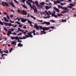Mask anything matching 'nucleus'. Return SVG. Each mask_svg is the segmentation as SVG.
Returning <instances> with one entry per match:
<instances>
[{
    "mask_svg": "<svg viewBox=\"0 0 76 76\" xmlns=\"http://www.w3.org/2000/svg\"><path fill=\"white\" fill-rule=\"evenodd\" d=\"M35 3L36 4V5L37 6V7H39L41 9H42V8L43 7H42V6H39V4H38V1H35Z\"/></svg>",
    "mask_w": 76,
    "mask_h": 76,
    "instance_id": "nucleus-1",
    "label": "nucleus"
},
{
    "mask_svg": "<svg viewBox=\"0 0 76 76\" xmlns=\"http://www.w3.org/2000/svg\"><path fill=\"white\" fill-rule=\"evenodd\" d=\"M41 24H42V25H44V24H46V25H50V22L44 21L43 23H41Z\"/></svg>",
    "mask_w": 76,
    "mask_h": 76,
    "instance_id": "nucleus-2",
    "label": "nucleus"
},
{
    "mask_svg": "<svg viewBox=\"0 0 76 76\" xmlns=\"http://www.w3.org/2000/svg\"><path fill=\"white\" fill-rule=\"evenodd\" d=\"M20 19L21 20V22H22L23 23H25V22H26V20H27L26 18H20Z\"/></svg>",
    "mask_w": 76,
    "mask_h": 76,
    "instance_id": "nucleus-3",
    "label": "nucleus"
},
{
    "mask_svg": "<svg viewBox=\"0 0 76 76\" xmlns=\"http://www.w3.org/2000/svg\"><path fill=\"white\" fill-rule=\"evenodd\" d=\"M64 10L63 11V13H66V12H69V10L67 7H64Z\"/></svg>",
    "mask_w": 76,
    "mask_h": 76,
    "instance_id": "nucleus-4",
    "label": "nucleus"
},
{
    "mask_svg": "<svg viewBox=\"0 0 76 76\" xmlns=\"http://www.w3.org/2000/svg\"><path fill=\"white\" fill-rule=\"evenodd\" d=\"M9 3L11 4L12 7H14V8H16V7H15V5H14V4H13V3H12V0H10L9 1Z\"/></svg>",
    "mask_w": 76,
    "mask_h": 76,
    "instance_id": "nucleus-5",
    "label": "nucleus"
},
{
    "mask_svg": "<svg viewBox=\"0 0 76 76\" xmlns=\"http://www.w3.org/2000/svg\"><path fill=\"white\" fill-rule=\"evenodd\" d=\"M28 35H26V38H29V37H31V38H32L33 37V36H32L31 34L29 33L28 34Z\"/></svg>",
    "mask_w": 76,
    "mask_h": 76,
    "instance_id": "nucleus-6",
    "label": "nucleus"
},
{
    "mask_svg": "<svg viewBox=\"0 0 76 76\" xmlns=\"http://www.w3.org/2000/svg\"><path fill=\"white\" fill-rule=\"evenodd\" d=\"M53 9L55 10V11H56V12H58V13H59V12H60V10L56 7H53Z\"/></svg>",
    "mask_w": 76,
    "mask_h": 76,
    "instance_id": "nucleus-7",
    "label": "nucleus"
},
{
    "mask_svg": "<svg viewBox=\"0 0 76 76\" xmlns=\"http://www.w3.org/2000/svg\"><path fill=\"white\" fill-rule=\"evenodd\" d=\"M50 29V27H44L43 28V31H48L49 30V29Z\"/></svg>",
    "mask_w": 76,
    "mask_h": 76,
    "instance_id": "nucleus-8",
    "label": "nucleus"
},
{
    "mask_svg": "<svg viewBox=\"0 0 76 76\" xmlns=\"http://www.w3.org/2000/svg\"><path fill=\"white\" fill-rule=\"evenodd\" d=\"M21 14L23 15H27V12L24 11H22V12H21Z\"/></svg>",
    "mask_w": 76,
    "mask_h": 76,
    "instance_id": "nucleus-9",
    "label": "nucleus"
},
{
    "mask_svg": "<svg viewBox=\"0 0 76 76\" xmlns=\"http://www.w3.org/2000/svg\"><path fill=\"white\" fill-rule=\"evenodd\" d=\"M26 3L27 4H28L29 6L31 8L32 7V5H31V4L28 1H26Z\"/></svg>",
    "mask_w": 76,
    "mask_h": 76,
    "instance_id": "nucleus-10",
    "label": "nucleus"
},
{
    "mask_svg": "<svg viewBox=\"0 0 76 76\" xmlns=\"http://www.w3.org/2000/svg\"><path fill=\"white\" fill-rule=\"evenodd\" d=\"M11 44L14 45H16V42L15 41H13L11 43Z\"/></svg>",
    "mask_w": 76,
    "mask_h": 76,
    "instance_id": "nucleus-11",
    "label": "nucleus"
},
{
    "mask_svg": "<svg viewBox=\"0 0 76 76\" xmlns=\"http://www.w3.org/2000/svg\"><path fill=\"white\" fill-rule=\"evenodd\" d=\"M31 8H32V9H33L34 10L35 9H36L37 7H36V6H35L34 5H33L32 6Z\"/></svg>",
    "mask_w": 76,
    "mask_h": 76,
    "instance_id": "nucleus-12",
    "label": "nucleus"
},
{
    "mask_svg": "<svg viewBox=\"0 0 76 76\" xmlns=\"http://www.w3.org/2000/svg\"><path fill=\"white\" fill-rule=\"evenodd\" d=\"M3 18L5 22H9V20L7 19V18L5 17H4Z\"/></svg>",
    "mask_w": 76,
    "mask_h": 76,
    "instance_id": "nucleus-13",
    "label": "nucleus"
},
{
    "mask_svg": "<svg viewBox=\"0 0 76 76\" xmlns=\"http://www.w3.org/2000/svg\"><path fill=\"white\" fill-rule=\"evenodd\" d=\"M27 21H28V23H29V24H31V23H33V22H32V21L29 20V19H28L27 20Z\"/></svg>",
    "mask_w": 76,
    "mask_h": 76,
    "instance_id": "nucleus-14",
    "label": "nucleus"
},
{
    "mask_svg": "<svg viewBox=\"0 0 76 76\" xmlns=\"http://www.w3.org/2000/svg\"><path fill=\"white\" fill-rule=\"evenodd\" d=\"M52 16H53V17L54 16V17H55V18H57V15H55L53 13L52 14Z\"/></svg>",
    "mask_w": 76,
    "mask_h": 76,
    "instance_id": "nucleus-15",
    "label": "nucleus"
},
{
    "mask_svg": "<svg viewBox=\"0 0 76 76\" xmlns=\"http://www.w3.org/2000/svg\"><path fill=\"white\" fill-rule=\"evenodd\" d=\"M23 46V45L21 44L20 43H19L18 44V47H22Z\"/></svg>",
    "mask_w": 76,
    "mask_h": 76,
    "instance_id": "nucleus-16",
    "label": "nucleus"
},
{
    "mask_svg": "<svg viewBox=\"0 0 76 76\" xmlns=\"http://www.w3.org/2000/svg\"><path fill=\"white\" fill-rule=\"evenodd\" d=\"M39 28L40 29L43 30L44 31V27H42V26H39Z\"/></svg>",
    "mask_w": 76,
    "mask_h": 76,
    "instance_id": "nucleus-17",
    "label": "nucleus"
},
{
    "mask_svg": "<svg viewBox=\"0 0 76 76\" xmlns=\"http://www.w3.org/2000/svg\"><path fill=\"white\" fill-rule=\"evenodd\" d=\"M18 29L19 31H20V32H24V30H22V29H20V28H18Z\"/></svg>",
    "mask_w": 76,
    "mask_h": 76,
    "instance_id": "nucleus-18",
    "label": "nucleus"
},
{
    "mask_svg": "<svg viewBox=\"0 0 76 76\" xmlns=\"http://www.w3.org/2000/svg\"><path fill=\"white\" fill-rule=\"evenodd\" d=\"M40 4L41 5V6H43V5H44L45 4V3L44 2H42L40 3Z\"/></svg>",
    "mask_w": 76,
    "mask_h": 76,
    "instance_id": "nucleus-19",
    "label": "nucleus"
},
{
    "mask_svg": "<svg viewBox=\"0 0 76 76\" xmlns=\"http://www.w3.org/2000/svg\"><path fill=\"white\" fill-rule=\"evenodd\" d=\"M58 9H62L63 8V7L60 5H58Z\"/></svg>",
    "mask_w": 76,
    "mask_h": 76,
    "instance_id": "nucleus-20",
    "label": "nucleus"
},
{
    "mask_svg": "<svg viewBox=\"0 0 76 76\" xmlns=\"http://www.w3.org/2000/svg\"><path fill=\"white\" fill-rule=\"evenodd\" d=\"M39 26H37V27H35V28L37 30H39Z\"/></svg>",
    "mask_w": 76,
    "mask_h": 76,
    "instance_id": "nucleus-21",
    "label": "nucleus"
},
{
    "mask_svg": "<svg viewBox=\"0 0 76 76\" xmlns=\"http://www.w3.org/2000/svg\"><path fill=\"white\" fill-rule=\"evenodd\" d=\"M45 8H46V10H48V9H50V7H49L48 6H46Z\"/></svg>",
    "mask_w": 76,
    "mask_h": 76,
    "instance_id": "nucleus-22",
    "label": "nucleus"
},
{
    "mask_svg": "<svg viewBox=\"0 0 76 76\" xmlns=\"http://www.w3.org/2000/svg\"><path fill=\"white\" fill-rule=\"evenodd\" d=\"M60 4L61 6H63V5H66V3H61Z\"/></svg>",
    "mask_w": 76,
    "mask_h": 76,
    "instance_id": "nucleus-23",
    "label": "nucleus"
},
{
    "mask_svg": "<svg viewBox=\"0 0 76 76\" xmlns=\"http://www.w3.org/2000/svg\"><path fill=\"white\" fill-rule=\"evenodd\" d=\"M32 33H33L34 35H36L35 34V30H33V31Z\"/></svg>",
    "mask_w": 76,
    "mask_h": 76,
    "instance_id": "nucleus-24",
    "label": "nucleus"
},
{
    "mask_svg": "<svg viewBox=\"0 0 76 76\" xmlns=\"http://www.w3.org/2000/svg\"><path fill=\"white\" fill-rule=\"evenodd\" d=\"M34 12H35V13H37V12H38V10H37V8L35 9H34Z\"/></svg>",
    "mask_w": 76,
    "mask_h": 76,
    "instance_id": "nucleus-25",
    "label": "nucleus"
},
{
    "mask_svg": "<svg viewBox=\"0 0 76 76\" xmlns=\"http://www.w3.org/2000/svg\"><path fill=\"white\" fill-rule=\"evenodd\" d=\"M31 18H33L34 19V20H36V18L34 17V16H33V15H31Z\"/></svg>",
    "mask_w": 76,
    "mask_h": 76,
    "instance_id": "nucleus-26",
    "label": "nucleus"
},
{
    "mask_svg": "<svg viewBox=\"0 0 76 76\" xmlns=\"http://www.w3.org/2000/svg\"><path fill=\"white\" fill-rule=\"evenodd\" d=\"M6 6H8L9 4L6 2H4Z\"/></svg>",
    "mask_w": 76,
    "mask_h": 76,
    "instance_id": "nucleus-27",
    "label": "nucleus"
},
{
    "mask_svg": "<svg viewBox=\"0 0 76 76\" xmlns=\"http://www.w3.org/2000/svg\"><path fill=\"white\" fill-rule=\"evenodd\" d=\"M3 14H4V15H6L7 16L8 15V14L7 13V12H3Z\"/></svg>",
    "mask_w": 76,
    "mask_h": 76,
    "instance_id": "nucleus-28",
    "label": "nucleus"
},
{
    "mask_svg": "<svg viewBox=\"0 0 76 76\" xmlns=\"http://www.w3.org/2000/svg\"><path fill=\"white\" fill-rule=\"evenodd\" d=\"M45 12L46 13L47 15L48 16L49 15V13H48V12H47V11L45 10Z\"/></svg>",
    "mask_w": 76,
    "mask_h": 76,
    "instance_id": "nucleus-29",
    "label": "nucleus"
},
{
    "mask_svg": "<svg viewBox=\"0 0 76 76\" xmlns=\"http://www.w3.org/2000/svg\"><path fill=\"white\" fill-rule=\"evenodd\" d=\"M57 15L58 16H63V15H62V14H60L59 13H58Z\"/></svg>",
    "mask_w": 76,
    "mask_h": 76,
    "instance_id": "nucleus-30",
    "label": "nucleus"
},
{
    "mask_svg": "<svg viewBox=\"0 0 76 76\" xmlns=\"http://www.w3.org/2000/svg\"><path fill=\"white\" fill-rule=\"evenodd\" d=\"M34 28H35L36 27H37V26H38V25H37V23H35V24H34Z\"/></svg>",
    "mask_w": 76,
    "mask_h": 76,
    "instance_id": "nucleus-31",
    "label": "nucleus"
},
{
    "mask_svg": "<svg viewBox=\"0 0 76 76\" xmlns=\"http://www.w3.org/2000/svg\"><path fill=\"white\" fill-rule=\"evenodd\" d=\"M23 7H24V8H26V9H28V8L27 7H26V6H25V5H23Z\"/></svg>",
    "mask_w": 76,
    "mask_h": 76,
    "instance_id": "nucleus-32",
    "label": "nucleus"
},
{
    "mask_svg": "<svg viewBox=\"0 0 76 76\" xmlns=\"http://www.w3.org/2000/svg\"><path fill=\"white\" fill-rule=\"evenodd\" d=\"M15 39H16V41L17 40V39L18 40V39H19V37H15Z\"/></svg>",
    "mask_w": 76,
    "mask_h": 76,
    "instance_id": "nucleus-33",
    "label": "nucleus"
},
{
    "mask_svg": "<svg viewBox=\"0 0 76 76\" xmlns=\"http://www.w3.org/2000/svg\"><path fill=\"white\" fill-rule=\"evenodd\" d=\"M50 18V16H48L47 17H44V19H46V18Z\"/></svg>",
    "mask_w": 76,
    "mask_h": 76,
    "instance_id": "nucleus-34",
    "label": "nucleus"
},
{
    "mask_svg": "<svg viewBox=\"0 0 76 76\" xmlns=\"http://www.w3.org/2000/svg\"><path fill=\"white\" fill-rule=\"evenodd\" d=\"M15 23H17L18 25H20V23L18 21H17L15 22Z\"/></svg>",
    "mask_w": 76,
    "mask_h": 76,
    "instance_id": "nucleus-35",
    "label": "nucleus"
},
{
    "mask_svg": "<svg viewBox=\"0 0 76 76\" xmlns=\"http://www.w3.org/2000/svg\"><path fill=\"white\" fill-rule=\"evenodd\" d=\"M7 28H9V27H7V28L5 27L4 28V30H5V31H7Z\"/></svg>",
    "mask_w": 76,
    "mask_h": 76,
    "instance_id": "nucleus-36",
    "label": "nucleus"
},
{
    "mask_svg": "<svg viewBox=\"0 0 76 76\" xmlns=\"http://www.w3.org/2000/svg\"><path fill=\"white\" fill-rule=\"evenodd\" d=\"M12 24H11L10 23H9L8 24V26H12Z\"/></svg>",
    "mask_w": 76,
    "mask_h": 76,
    "instance_id": "nucleus-37",
    "label": "nucleus"
},
{
    "mask_svg": "<svg viewBox=\"0 0 76 76\" xmlns=\"http://www.w3.org/2000/svg\"><path fill=\"white\" fill-rule=\"evenodd\" d=\"M1 3L2 4V5L3 6H4V7H5V5L4 4V3L2 1Z\"/></svg>",
    "mask_w": 76,
    "mask_h": 76,
    "instance_id": "nucleus-38",
    "label": "nucleus"
},
{
    "mask_svg": "<svg viewBox=\"0 0 76 76\" xmlns=\"http://www.w3.org/2000/svg\"><path fill=\"white\" fill-rule=\"evenodd\" d=\"M0 53H1V54L3 53V51H1V49H0Z\"/></svg>",
    "mask_w": 76,
    "mask_h": 76,
    "instance_id": "nucleus-39",
    "label": "nucleus"
},
{
    "mask_svg": "<svg viewBox=\"0 0 76 76\" xmlns=\"http://www.w3.org/2000/svg\"><path fill=\"white\" fill-rule=\"evenodd\" d=\"M7 19H9V20H10V17H9V16L8 15H7Z\"/></svg>",
    "mask_w": 76,
    "mask_h": 76,
    "instance_id": "nucleus-40",
    "label": "nucleus"
},
{
    "mask_svg": "<svg viewBox=\"0 0 76 76\" xmlns=\"http://www.w3.org/2000/svg\"><path fill=\"white\" fill-rule=\"evenodd\" d=\"M4 52L5 53H8V50H4Z\"/></svg>",
    "mask_w": 76,
    "mask_h": 76,
    "instance_id": "nucleus-41",
    "label": "nucleus"
},
{
    "mask_svg": "<svg viewBox=\"0 0 76 76\" xmlns=\"http://www.w3.org/2000/svg\"><path fill=\"white\" fill-rule=\"evenodd\" d=\"M12 50H13V48H11L10 50V53H11V52H12Z\"/></svg>",
    "mask_w": 76,
    "mask_h": 76,
    "instance_id": "nucleus-42",
    "label": "nucleus"
},
{
    "mask_svg": "<svg viewBox=\"0 0 76 76\" xmlns=\"http://www.w3.org/2000/svg\"><path fill=\"white\" fill-rule=\"evenodd\" d=\"M56 2H57V3H58V4H60V3H61V2L60 1L58 0L56 1Z\"/></svg>",
    "mask_w": 76,
    "mask_h": 76,
    "instance_id": "nucleus-43",
    "label": "nucleus"
},
{
    "mask_svg": "<svg viewBox=\"0 0 76 76\" xmlns=\"http://www.w3.org/2000/svg\"><path fill=\"white\" fill-rule=\"evenodd\" d=\"M11 39H15V37H11Z\"/></svg>",
    "mask_w": 76,
    "mask_h": 76,
    "instance_id": "nucleus-44",
    "label": "nucleus"
},
{
    "mask_svg": "<svg viewBox=\"0 0 76 76\" xmlns=\"http://www.w3.org/2000/svg\"><path fill=\"white\" fill-rule=\"evenodd\" d=\"M0 25H3V23L1 21H0Z\"/></svg>",
    "mask_w": 76,
    "mask_h": 76,
    "instance_id": "nucleus-45",
    "label": "nucleus"
},
{
    "mask_svg": "<svg viewBox=\"0 0 76 76\" xmlns=\"http://www.w3.org/2000/svg\"><path fill=\"white\" fill-rule=\"evenodd\" d=\"M38 20V22H43V20Z\"/></svg>",
    "mask_w": 76,
    "mask_h": 76,
    "instance_id": "nucleus-46",
    "label": "nucleus"
},
{
    "mask_svg": "<svg viewBox=\"0 0 76 76\" xmlns=\"http://www.w3.org/2000/svg\"><path fill=\"white\" fill-rule=\"evenodd\" d=\"M33 24H34L33 23H31L30 24V25H31V27H33V26H34L33 25Z\"/></svg>",
    "mask_w": 76,
    "mask_h": 76,
    "instance_id": "nucleus-47",
    "label": "nucleus"
},
{
    "mask_svg": "<svg viewBox=\"0 0 76 76\" xmlns=\"http://www.w3.org/2000/svg\"><path fill=\"white\" fill-rule=\"evenodd\" d=\"M32 0H28L27 1H29L30 3H32Z\"/></svg>",
    "mask_w": 76,
    "mask_h": 76,
    "instance_id": "nucleus-48",
    "label": "nucleus"
},
{
    "mask_svg": "<svg viewBox=\"0 0 76 76\" xmlns=\"http://www.w3.org/2000/svg\"><path fill=\"white\" fill-rule=\"evenodd\" d=\"M9 31H14V29L13 28L9 29Z\"/></svg>",
    "mask_w": 76,
    "mask_h": 76,
    "instance_id": "nucleus-49",
    "label": "nucleus"
},
{
    "mask_svg": "<svg viewBox=\"0 0 76 76\" xmlns=\"http://www.w3.org/2000/svg\"><path fill=\"white\" fill-rule=\"evenodd\" d=\"M18 12L19 13H21H21H22V11L19 10H18Z\"/></svg>",
    "mask_w": 76,
    "mask_h": 76,
    "instance_id": "nucleus-50",
    "label": "nucleus"
},
{
    "mask_svg": "<svg viewBox=\"0 0 76 76\" xmlns=\"http://www.w3.org/2000/svg\"><path fill=\"white\" fill-rule=\"evenodd\" d=\"M50 28H51V29H54L55 28V27L54 26H51L50 27Z\"/></svg>",
    "mask_w": 76,
    "mask_h": 76,
    "instance_id": "nucleus-51",
    "label": "nucleus"
},
{
    "mask_svg": "<svg viewBox=\"0 0 76 76\" xmlns=\"http://www.w3.org/2000/svg\"><path fill=\"white\" fill-rule=\"evenodd\" d=\"M40 13H41V15H43V14H44H44H45V12H41Z\"/></svg>",
    "mask_w": 76,
    "mask_h": 76,
    "instance_id": "nucleus-52",
    "label": "nucleus"
},
{
    "mask_svg": "<svg viewBox=\"0 0 76 76\" xmlns=\"http://www.w3.org/2000/svg\"><path fill=\"white\" fill-rule=\"evenodd\" d=\"M66 21H67L66 20H62L61 22H66Z\"/></svg>",
    "mask_w": 76,
    "mask_h": 76,
    "instance_id": "nucleus-53",
    "label": "nucleus"
},
{
    "mask_svg": "<svg viewBox=\"0 0 76 76\" xmlns=\"http://www.w3.org/2000/svg\"><path fill=\"white\" fill-rule=\"evenodd\" d=\"M8 33L9 34H12V31H8Z\"/></svg>",
    "mask_w": 76,
    "mask_h": 76,
    "instance_id": "nucleus-54",
    "label": "nucleus"
},
{
    "mask_svg": "<svg viewBox=\"0 0 76 76\" xmlns=\"http://www.w3.org/2000/svg\"><path fill=\"white\" fill-rule=\"evenodd\" d=\"M10 16L11 18H13V15H10Z\"/></svg>",
    "mask_w": 76,
    "mask_h": 76,
    "instance_id": "nucleus-55",
    "label": "nucleus"
},
{
    "mask_svg": "<svg viewBox=\"0 0 76 76\" xmlns=\"http://www.w3.org/2000/svg\"><path fill=\"white\" fill-rule=\"evenodd\" d=\"M18 42H22V41L19 40V39H18Z\"/></svg>",
    "mask_w": 76,
    "mask_h": 76,
    "instance_id": "nucleus-56",
    "label": "nucleus"
},
{
    "mask_svg": "<svg viewBox=\"0 0 76 76\" xmlns=\"http://www.w3.org/2000/svg\"><path fill=\"white\" fill-rule=\"evenodd\" d=\"M10 21L11 22V23H15V22H14L13 21H12L11 20H10Z\"/></svg>",
    "mask_w": 76,
    "mask_h": 76,
    "instance_id": "nucleus-57",
    "label": "nucleus"
},
{
    "mask_svg": "<svg viewBox=\"0 0 76 76\" xmlns=\"http://www.w3.org/2000/svg\"><path fill=\"white\" fill-rule=\"evenodd\" d=\"M41 32H42V33H43L44 34H46V33L44 31H41Z\"/></svg>",
    "mask_w": 76,
    "mask_h": 76,
    "instance_id": "nucleus-58",
    "label": "nucleus"
},
{
    "mask_svg": "<svg viewBox=\"0 0 76 76\" xmlns=\"http://www.w3.org/2000/svg\"><path fill=\"white\" fill-rule=\"evenodd\" d=\"M26 0H22L21 2H23V3H25Z\"/></svg>",
    "mask_w": 76,
    "mask_h": 76,
    "instance_id": "nucleus-59",
    "label": "nucleus"
},
{
    "mask_svg": "<svg viewBox=\"0 0 76 76\" xmlns=\"http://www.w3.org/2000/svg\"><path fill=\"white\" fill-rule=\"evenodd\" d=\"M17 19L18 21H19L20 20V18H19L18 17H17Z\"/></svg>",
    "mask_w": 76,
    "mask_h": 76,
    "instance_id": "nucleus-60",
    "label": "nucleus"
},
{
    "mask_svg": "<svg viewBox=\"0 0 76 76\" xmlns=\"http://www.w3.org/2000/svg\"><path fill=\"white\" fill-rule=\"evenodd\" d=\"M50 22H55V20H52L51 21H50Z\"/></svg>",
    "mask_w": 76,
    "mask_h": 76,
    "instance_id": "nucleus-61",
    "label": "nucleus"
},
{
    "mask_svg": "<svg viewBox=\"0 0 76 76\" xmlns=\"http://www.w3.org/2000/svg\"><path fill=\"white\" fill-rule=\"evenodd\" d=\"M48 13H49V14H50V15H51V12H50V11H48Z\"/></svg>",
    "mask_w": 76,
    "mask_h": 76,
    "instance_id": "nucleus-62",
    "label": "nucleus"
},
{
    "mask_svg": "<svg viewBox=\"0 0 76 76\" xmlns=\"http://www.w3.org/2000/svg\"><path fill=\"white\" fill-rule=\"evenodd\" d=\"M14 0L15 1V3H18L19 2H18V1H16V0Z\"/></svg>",
    "mask_w": 76,
    "mask_h": 76,
    "instance_id": "nucleus-63",
    "label": "nucleus"
},
{
    "mask_svg": "<svg viewBox=\"0 0 76 76\" xmlns=\"http://www.w3.org/2000/svg\"><path fill=\"white\" fill-rule=\"evenodd\" d=\"M19 27H20V28H22V25H20L19 26Z\"/></svg>",
    "mask_w": 76,
    "mask_h": 76,
    "instance_id": "nucleus-64",
    "label": "nucleus"
}]
</instances>
